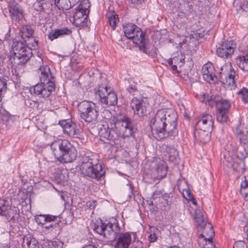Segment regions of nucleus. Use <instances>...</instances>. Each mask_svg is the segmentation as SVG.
<instances>
[{
    "label": "nucleus",
    "instance_id": "nucleus-63",
    "mask_svg": "<svg viewBox=\"0 0 248 248\" xmlns=\"http://www.w3.org/2000/svg\"><path fill=\"white\" fill-rule=\"evenodd\" d=\"M170 248H179L178 247H176V246H171Z\"/></svg>",
    "mask_w": 248,
    "mask_h": 248
},
{
    "label": "nucleus",
    "instance_id": "nucleus-3",
    "mask_svg": "<svg viewBox=\"0 0 248 248\" xmlns=\"http://www.w3.org/2000/svg\"><path fill=\"white\" fill-rule=\"evenodd\" d=\"M114 126V129H110L103 126L99 130L101 140L110 145H118L120 138L131 136L135 132L130 118L125 116L117 119Z\"/></svg>",
    "mask_w": 248,
    "mask_h": 248
},
{
    "label": "nucleus",
    "instance_id": "nucleus-42",
    "mask_svg": "<svg viewBox=\"0 0 248 248\" xmlns=\"http://www.w3.org/2000/svg\"><path fill=\"white\" fill-rule=\"evenodd\" d=\"M127 91L130 94L133 95H135L136 93L138 92L137 87L135 83L130 84L127 88Z\"/></svg>",
    "mask_w": 248,
    "mask_h": 248
},
{
    "label": "nucleus",
    "instance_id": "nucleus-61",
    "mask_svg": "<svg viewBox=\"0 0 248 248\" xmlns=\"http://www.w3.org/2000/svg\"><path fill=\"white\" fill-rule=\"evenodd\" d=\"M129 189L130 190L132 191L133 189V187L131 184H129Z\"/></svg>",
    "mask_w": 248,
    "mask_h": 248
},
{
    "label": "nucleus",
    "instance_id": "nucleus-18",
    "mask_svg": "<svg viewBox=\"0 0 248 248\" xmlns=\"http://www.w3.org/2000/svg\"><path fill=\"white\" fill-rule=\"evenodd\" d=\"M221 82L226 85L232 87H235L236 86L235 78L237 75L233 68H230V71L227 74L220 73Z\"/></svg>",
    "mask_w": 248,
    "mask_h": 248
},
{
    "label": "nucleus",
    "instance_id": "nucleus-55",
    "mask_svg": "<svg viewBox=\"0 0 248 248\" xmlns=\"http://www.w3.org/2000/svg\"><path fill=\"white\" fill-rule=\"evenodd\" d=\"M171 69L173 71H177V67L176 65H171Z\"/></svg>",
    "mask_w": 248,
    "mask_h": 248
},
{
    "label": "nucleus",
    "instance_id": "nucleus-41",
    "mask_svg": "<svg viewBox=\"0 0 248 248\" xmlns=\"http://www.w3.org/2000/svg\"><path fill=\"white\" fill-rule=\"evenodd\" d=\"M48 248H63V244L61 242H51L48 244Z\"/></svg>",
    "mask_w": 248,
    "mask_h": 248
},
{
    "label": "nucleus",
    "instance_id": "nucleus-48",
    "mask_svg": "<svg viewBox=\"0 0 248 248\" xmlns=\"http://www.w3.org/2000/svg\"><path fill=\"white\" fill-rule=\"evenodd\" d=\"M248 188V181L246 180V177L244 176L242 178V182L241 183V189H245V188Z\"/></svg>",
    "mask_w": 248,
    "mask_h": 248
},
{
    "label": "nucleus",
    "instance_id": "nucleus-11",
    "mask_svg": "<svg viewBox=\"0 0 248 248\" xmlns=\"http://www.w3.org/2000/svg\"><path fill=\"white\" fill-rule=\"evenodd\" d=\"M89 3L86 1L79 4L73 16V24L76 27H82L86 25L89 11Z\"/></svg>",
    "mask_w": 248,
    "mask_h": 248
},
{
    "label": "nucleus",
    "instance_id": "nucleus-8",
    "mask_svg": "<svg viewBox=\"0 0 248 248\" xmlns=\"http://www.w3.org/2000/svg\"><path fill=\"white\" fill-rule=\"evenodd\" d=\"M124 32L125 36L129 39H133L137 45L139 49L146 54L152 55V52L148 51L145 45V33L136 25L128 23L124 26Z\"/></svg>",
    "mask_w": 248,
    "mask_h": 248
},
{
    "label": "nucleus",
    "instance_id": "nucleus-4",
    "mask_svg": "<svg viewBox=\"0 0 248 248\" xmlns=\"http://www.w3.org/2000/svg\"><path fill=\"white\" fill-rule=\"evenodd\" d=\"M54 155L62 163L72 162L77 157L75 147L66 140H58L50 145Z\"/></svg>",
    "mask_w": 248,
    "mask_h": 248
},
{
    "label": "nucleus",
    "instance_id": "nucleus-2",
    "mask_svg": "<svg viewBox=\"0 0 248 248\" xmlns=\"http://www.w3.org/2000/svg\"><path fill=\"white\" fill-rule=\"evenodd\" d=\"M113 222H103L97 220L93 225V231L110 240H115L114 248H128L131 242V236L128 232L121 233V229L117 220Z\"/></svg>",
    "mask_w": 248,
    "mask_h": 248
},
{
    "label": "nucleus",
    "instance_id": "nucleus-15",
    "mask_svg": "<svg viewBox=\"0 0 248 248\" xmlns=\"http://www.w3.org/2000/svg\"><path fill=\"white\" fill-rule=\"evenodd\" d=\"M9 11L13 20L19 22L23 18L22 8L15 1H10L9 4Z\"/></svg>",
    "mask_w": 248,
    "mask_h": 248
},
{
    "label": "nucleus",
    "instance_id": "nucleus-19",
    "mask_svg": "<svg viewBox=\"0 0 248 248\" xmlns=\"http://www.w3.org/2000/svg\"><path fill=\"white\" fill-rule=\"evenodd\" d=\"M212 130V129H196V131L194 134L195 136L201 143L205 144L210 140Z\"/></svg>",
    "mask_w": 248,
    "mask_h": 248
},
{
    "label": "nucleus",
    "instance_id": "nucleus-60",
    "mask_svg": "<svg viewBox=\"0 0 248 248\" xmlns=\"http://www.w3.org/2000/svg\"><path fill=\"white\" fill-rule=\"evenodd\" d=\"M3 91H0V102L2 100V92Z\"/></svg>",
    "mask_w": 248,
    "mask_h": 248
},
{
    "label": "nucleus",
    "instance_id": "nucleus-39",
    "mask_svg": "<svg viewBox=\"0 0 248 248\" xmlns=\"http://www.w3.org/2000/svg\"><path fill=\"white\" fill-rule=\"evenodd\" d=\"M199 244L202 245V248H214L215 247L212 240H204L203 243Z\"/></svg>",
    "mask_w": 248,
    "mask_h": 248
},
{
    "label": "nucleus",
    "instance_id": "nucleus-28",
    "mask_svg": "<svg viewBox=\"0 0 248 248\" xmlns=\"http://www.w3.org/2000/svg\"><path fill=\"white\" fill-rule=\"evenodd\" d=\"M98 112L96 110V107L91 110L88 113H85L81 115V118L88 123L95 121L98 117Z\"/></svg>",
    "mask_w": 248,
    "mask_h": 248
},
{
    "label": "nucleus",
    "instance_id": "nucleus-33",
    "mask_svg": "<svg viewBox=\"0 0 248 248\" xmlns=\"http://www.w3.org/2000/svg\"><path fill=\"white\" fill-rule=\"evenodd\" d=\"M165 150L168 154V158L170 161L173 162L176 158L178 153L176 150L170 145H165Z\"/></svg>",
    "mask_w": 248,
    "mask_h": 248
},
{
    "label": "nucleus",
    "instance_id": "nucleus-53",
    "mask_svg": "<svg viewBox=\"0 0 248 248\" xmlns=\"http://www.w3.org/2000/svg\"><path fill=\"white\" fill-rule=\"evenodd\" d=\"M244 230L246 232L247 236V238H248V223L247 224V225H246V226L245 227Z\"/></svg>",
    "mask_w": 248,
    "mask_h": 248
},
{
    "label": "nucleus",
    "instance_id": "nucleus-22",
    "mask_svg": "<svg viewBox=\"0 0 248 248\" xmlns=\"http://www.w3.org/2000/svg\"><path fill=\"white\" fill-rule=\"evenodd\" d=\"M178 189L183 192V195L187 200H190L193 197L188 187L187 182L185 180H181L177 183Z\"/></svg>",
    "mask_w": 248,
    "mask_h": 248
},
{
    "label": "nucleus",
    "instance_id": "nucleus-29",
    "mask_svg": "<svg viewBox=\"0 0 248 248\" xmlns=\"http://www.w3.org/2000/svg\"><path fill=\"white\" fill-rule=\"evenodd\" d=\"M106 16L108 19L110 26L113 30H115L117 24L119 21L118 16L116 15L114 11H109L107 13Z\"/></svg>",
    "mask_w": 248,
    "mask_h": 248
},
{
    "label": "nucleus",
    "instance_id": "nucleus-20",
    "mask_svg": "<svg viewBox=\"0 0 248 248\" xmlns=\"http://www.w3.org/2000/svg\"><path fill=\"white\" fill-rule=\"evenodd\" d=\"M203 229L202 234L199 236V243H203L204 240H212L215 235L213 227L210 223H208L207 225L202 228Z\"/></svg>",
    "mask_w": 248,
    "mask_h": 248
},
{
    "label": "nucleus",
    "instance_id": "nucleus-23",
    "mask_svg": "<svg viewBox=\"0 0 248 248\" xmlns=\"http://www.w3.org/2000/svg\"><path fill=\"white\" fill-rule=\"evenodd\" d=\"M58 218L57 216L51 215H39L35 217L36 222L43 227L44 225L54 221Z\"/></svg>",
    "mask_w": 248,
    "mask_h": 248
},
{
    "label": "nucleus",
    "instance_id": "nucleus-40",
    "mask_svg": "<svg viewBox=\"0 0 248 248\" xmlns=\"http://www.w3.org/2000/svg\"><path fill=\"white\" fill-rule=\"evenodd\" d=\"M48 38L51 41L59 38V33L57 29L52 30L48 34Z\"/></svg>",
    "mask_w": 248,
    "mask_h": 248
},
{
    "label": "nucleus",
    "instance_id": "nucleus-25",
    "mask_svg": "<svg viewBox=\"0 0 248 248\" xmlns=\"http://www.w3.org/2000/svg\"><path fill=\"white\" fill-rule=\"evenodd\" d=\"M38 242L32 236L29 235L23 238L22 245L27 246L28 248H37Z\"/></svg>",
    "mask_w": 248,
    "mask_h": 248
},
{
    "label": "nucleus",
    "instance_id": "nucleus-62",
    "mask_svg": "<svg viewBox=\"0 0 248 248\" xmlns=\"http://www.w3.org/2000/svg\"><path fill=\"white\" fill-rule=\"evenodd\" d=\"M9 37H10V36L8 34V33H7V34H6L5 38H7V39L8 40V39H9Z\"/></svg>",
    "mask_w": 248,
    "mask_h": 248
},
{
    "label": "nucleus",
    "instance_id": "nucleus-32",
    "mask_svg": "<svg viewBox=\"0 0 248 248\" xmlns=\"http://www.w3.org/2000/svg\"><path fill=\"white\" fill-rule=\"evenodd\" d=\"M5 202L4 200L0 199V216H7V214H10L11 212H14V211L10 209L8 211L9 207L5 205ZM9 217H11V219H12L15 217L14 215L11 217L9 215Z\"/></svg>",
    "mask_w": 248,
    "mask_h": 248
},
{
    "label": "nucleus",
    "instance_id": "nucleus-47",
    "mask_svg": "<svg viewBox=\"0 0 248 248\" xmlns=\"http://www.w3.org/2000/svg\"><path fill=\"white\" fill-rule=\"evenodd\" d=\"M240 192L245 200H248V188L240 189Z\"/></svg>",
    "mask_w": 248,
    "mask_h": 248
},
{
    "label": "nucleus",
    "instance_id": "nucleus-16",
    "mask_svg": "<svg viewBox=\"0 0 248 248\" xmlns=\"http://www.w3.org/2000/svg\"><path fill=\"white\" fill-rule=\"evenodd\" d=\"M214 119L213 116L208 113L204 114L197 121L196 128L205 129H213Z\"/></svg>",
    "mask_w": 248,
    "mask_h": 248
},
{
    "label": "nucleus",
    "instance_id": "nucleus-58",
    "mask_svg": "<svg viewBox=\"0 0 248 248\" xmlns=\"http://www.w3.org/2000/svg\"><path fill=\"white\" fill-rule=\"evenodd\" d=\"M168 63L169 65H173V61L171 59H170L169 60H168Z\"/></svg>",
    "mask_w": 248,
    "mask_h": 248
},
{
    "label": "nucleus",
    "instance_id": "nucleus-7",
    "mask_svg": "<svg viewBox=\"0 0 248 248\" xmlns=\"http://www.w3.org/2000/svg\"><path fill=\"white\" fill-rule=\"evenodd\" d=\"M9 60L14 65L25 64L31 58L32 50L21 42H14Z\"/></svg>",
    "mask_w": 248,
    "mask_h": 248
},
{
    "label": "nucleus",
    "instance_id": "nucleus-38",
    "mask_svg": "<svg viewBox=\"0 0 248 248\" xmlns=\"http://www.w3.org/2000/svg\"><path fill=\"white\" fill-rule=\"evenodd\" d=\"M57 30L59 33V37L70 35L71 33V31L67 28H62V29Z\"/></svg>",
    "mask_w": 248,
    "mask_h": 248
},
{
    "label": "nucleus",
    "instance_id": "nucleus-56",
    "mask_svg": "<svg viewBox=\"0 0 248 248\" xmlns=\"http://www.w3.org/2000/svg\"><path fill=\"white\" fill-rule=\"evenodd\" d=\"M71 1V3H72L73 5L74 6L76 3H78L80 1V0H70Z\"/></svg>",
    "mask_w": 248,
    "mask_h": 248
},
{
    "label": "nucleus",
    "instance_id": "nucleus-51",
    "mask_svg": "<svg viewBox=\"0 0 248 248\" xmlns=\"http://www.w3.org/2000/svg\"><path fill=\"white\" fill-rule=\"evenodd\" d=\"M93 204H94L93 202L88 201L86 202V205L87 207L89 208L90 209H92L91 207L92 206H94Z\"/></svg>",
    "mask_w": 248,
    "mask_h": 248
},
{
    "label": "nucleus",
    "instance_id": "nucleus-37",
    "mask_svg": "<svg viewBox=\"0 0 248 248\" xmlns=\"http://www.w3.org/2000/svg\"><path fill=\"white\" fill-rule=\"evenodd\" d=\"M26 43L27 45L34 47V49L36 48L38 46V41L36 40L33 36L31 37L30 38H28L26 40H24Z\"/></svg>",
    "mask_w": 248,
    "mask_h": 248
},
{
    "label": "nucleus",
    "instance_id": "nucleus-52",
    "mask_svg": "<svg viewBox=\"0 0 248 248\" xmlns=\"http://www.w3.org/2000/svg\"><path fill=\"white\" fill-rule=\"evenodd\" d=\"M0 248H10V246L7 244H1Z\"/></svg>",
    "mask_w": 248,
    "mask_h": 248
},
{
    "label": "nucleus",
    "instance_id": "nucleus-1",
    "mask_svg": "<svg viewBox=\"0 0 248 248\" xmlns=\"http://www.w3.org/2000/svg\"><path fill=\"white\" fill-rule=\"evenodd\" d=\"M177 115L172 109L158 110L150 121L152 136L157 140L178 134Z\"/></svg>",
    "mask_w": 248,
    "mask_h": 248
},
{
    "label": "nucleus",
    "instance_id": "nucleus-35",
    "mask_svg": "<svg viewBox=\"0 0 248 248\" xmlns=\"http://www.w3.org/2000/svg\"><path fill=\"white\" fill-rule=\"evenodd\" d=\"M228 113L217 110V121L220 123H226L228 119Z\"/></svg>",
    "mask_w": 248,
    "mask_h": 248
},
{
    "label": "nucleus",
    "instance_id": "nucleus-50",
    "mask_svg": "<svg viewBox=\"0 0 248 248\" xmlns=\"http://www.w3.org/2000/svg\"><path fill=\"white\" fill-rule=\"evenodd\" d=\"M49 224L47 225L46 224L45 225H44V226L43 227V228L46 229V230H48L52 227H54V226L56 225V224H58V223H55L54 224L53 223H49Z\"/></svg>",
    "mask_w": 248,
    "mask_h": 248
},
{
    "label": "nucleus",
    "instance_id": "nucleus-12",
    "mask_svg": "<svg viewBox=\"0 0 248 248\" xmlns=\"http://www.w3.org/2000/svg\"><path fill=\"white\" fill-rule=\"evenodd\" d=\"M64 134L72 138H78L79 135V130L76 124L71 121L64 120L59 122Z\"/></svg>",
    "mask_w": 248,
    "mask_h": 248
},
{
    "label": "nucleus",
    "instance_id": "nucleus-13",
    "mask_svg": "<svg viewBox=\"0 0 248 248\" xmlns=\"http://www.w3.org/2000/svg\"><path fill=\"white\" fill-rule=\"evenodd\" d=\"M203 78L209 83H215L217 81V78L215 75V68L213 64L210 62L204 64L202 68Z\"/></svg>",
    "mask_w": 248,
    "mask_h": 248
},
{
    "label": "nucleus",
    "instance_id": "nucleus-24",
    "mask_svg": "<svg viewBox=\"0 0 248 248\" xmlns=\"http://www.w3.org/2000/svg\"><path fill=\"white\" fill-rule=\"evenodd\" d=\"M195 213V219L199 226L203 228L207 225L209 223L206 220V217L200 209H196Z\"/></svg>",
    "mask_w": 248,
    "mask_h": 248
},
{
    "label": "nucleus",
    "instance_id": "nucleus-44",
    "mask_svg": "<svg viewBox=\"0 0 248 248\" xmlns=\"http://www.w3.org/2000/svg\"><path fill=\"white\" fill-rule=\"evenodd\" d=\"M162 199L164 201V206L166 204L169 206L171 204L170 198L168 194L162 195Z\"/></svg>",
    "mask_w": 248,
    "mask_h": 248
},
{
    "label": "nucleus",
    "instance_id": "nucleus-31",
    "mask_svg": "<svg viewBox=\"0 0 248 248\" xmlns=\"http://www.w3.org/2000/svg\"><path fill=\"white\" fill-rule=\"evenodd\" d=\"M55 4L60 10H68L73 6L70 0H55Z\"/></svg>",
    "mask_w": 248,
    "mask_h": 248
},
{
    "label": "nucleus",
    "instance_id": "nucleus-36",
    "mask_svg": "<svg viewBox=\"0 0 248 248\" xmlns=\"http://www.w3.org/2000/svg\"><path fill=\"white\" fill-rule=\"evenodd\" d=\"M238 95H241L242 100L245 103H248V89L243 87L238 92Z\"/></svg>",
    "mask_w": 248,
    "mask_h": 248
},
{
    "label": "nucleus",
    "instance_id": "nucleus-17",
    "mask_svg": "<svg viewBox=\"0 0 248 248\" xmlns=\"http://www.w3.org/2000/svg\"><path fill=\"white\" fill-rule=\"evenodd\" d=\"M130 106L134 110L135 114H137L140 117L145 115L146 108L145 103L142 99H139L136 97L133 98L130 102Z\"/></svg>",
    "mask_w": 248,
    "mask_h": 248
},
{
    "label": "nucleus",
    "instance_id": "nucleus-10",
    "mask_svg": "<svg viewBox=\"0 0 248 248\" xmlns=\"http://www.w3.org/2000/svg\"><path fill=\"white\" fill-rule=\"evenodd\" d=\"M235 136L239 145L235 149L237 156L244 158L248 156V140L247 132L245 130L237 127L235 130Z\"/></svg>",
    "mask_w": 248,
    "mask_h": 248
},
{
    "label": "nucleus",
    "instance_id": "nucleus-9",
    "mask_svg": "<svg viewBox=\"0 0 248 248\" xmlns=\"http://www.w3.org/2000/svg\"><path fill=\"white\" fill-rule=\"evenodd\" d=\"M96 97L100 101L104 107L108 106H114L117 104L116 94L105 85H99L95 89Z\"/></svg>",
    "mask_w": 248,
    "mask_h": 248
},
{
    "label": "nucleus",
    "instance_id": "nucleus-46",
    "mask_svg": "<svg viewBox=\"0 0 248 248\" xmlns=\"http://www.w3.org/2000/svg\"><path fill=\"white\" fill-rule=\"evenodd\" d=\"M34 6L36 10L38 11H41L44 9L43 2L42 1L36 2L34 4Z\"/></svg>",
    "mask_w": 248,
    "mask_h": 248
},
{
    "label": "nucleus",
    "instance_id": "nucleus-54",
    "mask_svg": "<svg viewBox=\"0 0 248 248\" xmlns=\"http://www.w3.org/2000/svg\"><path fill=\"white\" fill-rule=\"evenodd\" d=\"M83 248H97L93 245H89L85 246Z\"/></svg>",
    "mask_w": 248,
    "mask_h": 248
},
{
    "label": "nucleus",
    "instance_id": "nucleus-59",
    "mask_svg": "<svg viewBox=\"0 0 248 248\" xmlns=\"http://www.w3.org/2000/svg\"><path fill=\"white\" fill-rule=\"evenodd\" d=\"M190 201H191L192 202V203L193 204L196 205L197 202L194 198H192V199H191Z\"/></svg>",
    "mask_w": 248,
    "mask_h": 248
},
{
    "label": "nucleus",
    "instance_id": "nucleus-27",
    "mask_svg": "<svg viewBox=\"0 0 248 248\" xmlns=\"http://www.w3.org/2000/svg\"><path fill=\"white\" fill-rule=\"evenodd\" d=\"M33 31H34L31 26L26 25L21 28L20 35L24 40L26 41L27 39L33 36Z\"/></svg>",
    "mask_w": 248,
    "mask_h": 248
},
{
    "label": "nucleus",
    "instance_id": "nucleus-43",
    "mask_svg": "<svg viewBox=\"0 0 248 248\" xmlns=\"http://www.w3.org/2000/svg\"><path fill=\"white\" fill-rule=\"evenodd\" d=\"M233 248H248L246 243L243 241L235 242Z\"/></svg>",
    "mask_w": 248,
    "mask_h": 248
},
{
    "label": "nucleus",
    "instance_id": "nucleus-64",
    "mask_svg": "<svg viewBox=\"0 0 248 248\" xmlns=\"http://www.w3.org/2000/svg\"><path fill=\"white\" fill-rule=\"evenodd\" d=\"M157 192H154V195H153V197H154V199H155V195L157 194L156 193Z\"/></svg>",
    "mask_w": 248,
    "mask_h": 248
},
{
    "label": "nucleus",
    "instance_id": "nucleus-45",
    "mask_svg": "<svg viewBox=\"0 0 248 248\" xmlns=\"http://www.w3.org/2000/svg\"><path fill=\"white\" fill-rule=\"evenodd\" d=\"M7 79L4 78H0V91L7 89Z\"/></svg>",
    "mask_w": 248,
    "mask_h": 248
},
{
    "label": "nucleus",
    "instance_id": "nucleus-5",
    "mask_svg": "<svg viewBox=\"0 0 248 248\" xmlns=\"http://www.w3.org/2000/svg\"><path fill=\"white\" fill-rule=\"evenodd\" d=\"M41 83L36 84L31 87L30 91L31 93L40 95L42 97H48L52 92L55 90L54 83L50 80L49 75L50 74L48 66L45 65L40 68Z\"/></svg>",
    "mask_w": 248,
    "mask_h": 248
},
{
    "label": "nucleus",
    "instance_id": "nucleus-34",
    "mask_svg": "<svg viewBox=\"0 0 248 248\" xmlns=\"http://www.w3.org/2000/svg\"><path fill=\"white\" fill-rule=\"evenodd\" d=\"M237 65L243 71H248V57H240Z\"/></svg>",
    "mask_w": 248,
    "mask_h": 248
},
{
    "label": "nucleus",
    "instance_id": "nucleus-26",
    "mask_svg": "<svg viewBox=\"0 0 248 248\" xmlns=\"http://www.w3.org/2000/svg\"><path fill=\"white\" fill-rule=\"evenodd\" d=\"M231 104L229 101L225 99H220L217 102V110L221 112H229Z\"/></svg>",
    "mask_w": 248,
    "mask_h": 248
},
{
    "label": "nucleus",
    "instance_id": "nucleus-21",
    "mask_svg": "<svg viewBox=\"0 0 248 248\" xmlns=\"http://www.w3.org/2000/svg\"><path fill=\"white\" fill-rule=\"evenodd\" d=\"M95 107V104L91 101L84 100L79 103L78 105V108L80 117L81 118V115H83V114L86 113H88Z\"/></svg>",
    "mask_w": 248,
    "mask_h": 248
},
{
    "label": "nucleus",
    "instance_id": "nucleus-49",
    "mask_svg": "<svg viewBox=\"0 0 248 248\" xmlns=\"http://www.w3.org/2000/svg\"><path fill=\"white\" fill-rule=\"evenodd\" d=\"M156 239L157 236L155 232L151 233L148 237L149 240L151 242H154L156 240Z\"/></svg>",
    "mask_w": 248,
    "mask_h": 248
},
{
    "label": "nucleus",
    "instance_id": "nucleus-57",
    "mask_svg": "<svg viewBox=\"0 0 248 248\" xmlns=\"http://www.w3.org/2000/svg\"><path fill=\"white\" fill-rule=\"evenodd\" d=\"M244 9L246 12H248V2L245 5H244Z\"/></svg>",
    "mask_w": 248,
    "mask_h": 248
},
{
    "label": "nucleus",
    "instance_id": "nucleus-6",
    "mask_svg": "<svg viewBox=\"0 0 248 248\" xmlns=\"http://www.w3.org/2000/svg\"><path fill=\"white\" fill-rule=\"evenodd\" d=\"M98 160L94 157L85 156L81 159L80 171L84 176L97 180H100L105 174L102 165Z\"/></svg>",
    "mask_w": 248,
    "mask_h": 248
},
{
    "label": "nucleus",
    "instance_id": "nucleus-14",
    "mask_svg": "<svg viewBox=\"0 0 248 248\" xmlns=\"http://www.w3.org/2000/svg\"><path fill=\"white\" fill-rule=\"evenodd\" d=\"M234 50L233 44L227 41L219 45L217 49V54L221 58H229L234 53Z\"/></svg>",
    "mask_w": 248,
    "mask_h": 248
},
{
    "label": "nucleus",
    "instance_id": "nucleus-30",
    "mask_svg": "<svg viewBox=\"0 0 248 248\" xmlns=\"http://www.w3.org/2000/svg\"><path fill=\"white\" fill-rule=\"evenodd\" d=\"M155 171L156 172V178L161 179L166 176L167 172V167L164 162H162L157 165Z\"/></svg>",
    "mask_w": 248,
    "mask_h": 248
}]
</instances>
